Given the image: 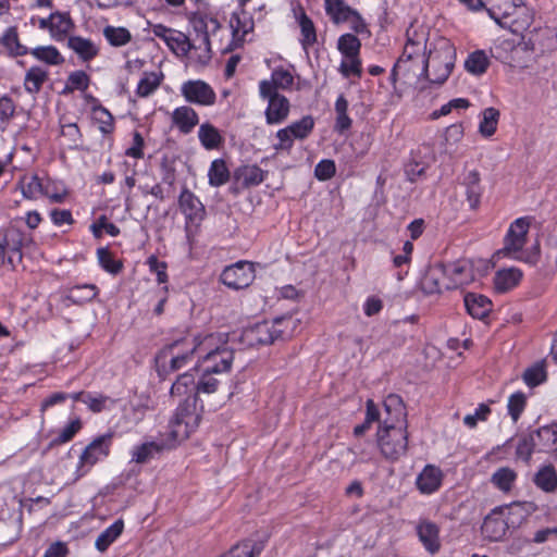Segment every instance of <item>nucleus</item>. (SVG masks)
Segmentation results:
<instances>
[{"instance_id":"f257e3e1","label":"nucleus","mask_w":557,"mask_h":557,"mask_svg":"<svg viewBox=\"0 0 557 557\" xmlns=\"http://www.w3.org/2000/svg\"><path fill=\"white\" fill-rule=\"evenodd\" d=\"M234 359L235 351L228 343L227 334H205L195 367L176 377L170 395L180 400L178 407L184 411H195L200 423L202 396H211L220 391L222 376L231 372Z\"/></svg>"},{"instance_id":"f03ea898","label":"nucleus","mask_w":557,"mask_h":557,"mask_svg":"<svg viewBox=\"0 0 557 557\" xmlns=\"http://www.w3.org/2000/svg\"><path fill=\"white\" fill-rule=\"evenodd\" d=\"M195 411H184L177 406L174 416L169 422L168 431L160 434L158 441L145 442L135 445L131 451V462L147 463L157 454L173 449L186 441L199 426Z\"/></svg>"},{"instance_id":"7ed1b4c3","label":"nucleus","mask_w":557,"mask_h":557,"mask_svg":"<svg viewBox=\"0 0 557 557\" xmlns=\"http://www.w3.org/2000/svg\"><path fill=\"white\" fill-rule=\"evenodd\" d=\"M188 21L199 36V44L194 47L199 63L209 62L212 49L221 53H228L237 49L232 34L226 27H222L214 16L203 12H194L188 15Z\"/></svg>"},{"instance_id":"20e7f679","label":"nucleus","mask_w":557,"mask_h":557,"mask_svg":"<svg viewBox=\"0 0 557 557\" xmlns=\"http://www.w3.org/2000/svg\"><path fill=\"white\" fill-rule=\"evenodd\" d=\"M205 334H185L163 346L154 358L158 374L166 376L198 359Z\"/></svg>"},{"instance_id":"39448f33","label":"nucleus","mask_w":557,"mask_h":557,"mask_svg":"<svg viewBox=\"0 0 557 557\" xmlns=\"http://www.w3.org/2000/svg\"><path fill=\"white\" fill-rule=\"evenodd\" d=\"M525 515L527 510L521 503H512L493 509L484 518L481 527L484 539L493 542L503 540L509 528L521 524Z\"/></svg>"},{"instance_id":"423d86ee","label":"nucleus","mask_w":557,"mask_h":557,"mask_svg":"<svg viewBox=\"0 0 557 557\" xmlns=\"http://www.w3.org/2000/svg\"><path fill=\"white\" fill-rule=\"evenodd\" d=\"M487 13L503 28L521 33L532 23L533 13L522 2L515 0H486Z\"/></svg>"},{"instance_id":"0eeeda50","label":"nucleus","mask_w":557,"mask_h":557,"mask_svg":"<svg viewBox=\"0 0 557 557\" xmlns=\"http://www.w3.org/2000/svg\"><path fill=\"white\" fill-rule=\"evenodd\" d=\"M455 61L456 49L450 40L443 37L435 39L429 50L424 78L432 84L442 85L451 74Z\"/></svg>"},{"instance_id":"6e6552de","label":"nucleus","mask_w":557,"mask_h":557,"mask_svg":"<svg viewBox=\"0 0 557 557\" xmlns=\"http://www.w3.org/2000/svg\"><path fill=\"white\" fill-rule=\"evenodd\" d=\"M530 226L531 220L528 216L518 218L512 221L504 237L502 253L518 261L536 263L540 253L539 246H534L532 251L524 250Z\"/></svg>"},{"instance_id":"1a4fd4ad","label":"nucleus","mask_w":557,"mask_h":557,"mask_svg":"<svg viewBox=\"0 0 557 557\" xmlns=\"http://www.w3.org/2000/svg\"><path fill=\"white\" fill-rule=\"evenodd\" d=\"M324 11L333 24H347L352 33L357 35L370 34L366 18L345 0H327L324 3Z\"/></svg>"},{"instance_id":"9d476101","label":"nucleus","mask_w":557,"mask_h":557,"mask_svg":"<svg viewBox=\"0 0 557 557\" xmlns=\"http://www.w3.org/2000/svg\"><path fill=\"white\" fill-rule=\"evenodd\" d=\"M381 453L389 459L405 455L408 446L406 424H384L376 434Z\"/></svg>"},{"instance_id":"9b49d317","label":"nucleus","mask_w":557,"mask_h":557,"mask_svg":"<svg viewBox=\"0 0 557 557\" xmlns=\"http://www.w3.org/2000/svg\"><path fill=\"white\" fill-rule=\"evenodd\" d=\"M314 120L311 115H305L300 120L282 127L275 133L273 149L275 152L289 153L295 140L306 139L313 131Z\"/></svg>"},{"instance_id":"f8f14e48","label":"nucleus","mask_w":557,"mask_h":557,"mask_svg":"<svg viewBox=\"0 0 557 557\" xmlns=\"http://www.w3.org/2000/svg\"><path fill=\"white\" fill-rule=\"evenodd\" d=\"M513 34L520 36L524 48L532 51L546 52L557 47L556 32L548 26L534 23L533 18L532 23L524 30Z\"/></svg>"},{"instance_id":"ddd939ff","label":"nucleus","mask_w":557,"mask_h":557,"mask_svg":"<svg viewBox=\"0 0 557 557\" xmlns=\"http://www.w3.org/2000/svg\"><path fill=\"white\" fill-rule=\"evenodd\" d=\"M112 437L110 433L97 436L84 448L78 458L76 479L86 475L95 465L110 455Z\"/></svg>"},{"instance_id":"4468645a","label":"nucleus","mask_w":557,"mask_h":557,"mask_svg":"<svg viewBox=\"0 0 557 557\" xmlns=\"http://www.w3.org/2000/svg\"><path fill=\"white\" fill-rule=\"evenodd\" d=\"M259 96L268 103L264 110L268 125H278L288 119L292 106L284 95L271 91L265 84H259Z\"/></svg>"},{"instance_id":"2eb2a0df","label":"nucleus","mask_w":557,"mask_h":557,"mask_svg":"<svg viewBox=\"0 0 557 557\" xmlns=\"http://www.w3.org/2000/svg\"><path fill=\"white\" fill-rule=\"evenodd\" d=\"M256 277V270L252 262L238 261L226 267L221 273V282L232 289L248 287Z\"/></svg>"},{"instance_id":"dca6fc26","label":"nucleus","mask_w":557,"mask_h":557,"mask_svg":"<svg viewBox=\"0 0 557 557\" xmlns=\"http://www.w3.org/2000/svg\"><path fill=\"white\" fill-rule=\"evenodd\" d=\"M148 29L156 37L162 39L164 44L177 55H185L194 50L196 44L191 45L188 37L176 29L166 27L163 24H148Z\"/></svg>"},{"instance_id":"f3484780","label":"nucleus","mask_w":557,"mask_h":557,"mask_svg":"<svg viewBox=\"0 0 557 557\" xmlns=\"http://www.w3.org/2000/svg\"><path fill=\"white\" fill-rule=\"evenodd\" d=\"M180 90L187 102L200 107H211L216 100V94L213 88L201 79L186 81L182 84Z\"/></svg>"},{"instance_id":"a211bd4d","label":"nucleus","mask_w":557,"mask_h":557,"mask_svg":"<svg viewBox=\"0 0 557 557\" xmlns=\"http://www.w3.org/2000/svg\"><path fill=\"white\" fill-rule=\"evenodd\" d=\"M425 61L424 60H406L399 58L392 71V79H404L408 84H419L424 78Z\"/></svg>"},{"instance_id":"6ab92c4d","label":"nucleus","mask_w":557,"mask_h":557,"mask_svg":"<svg viewBox=\"0 0 557 557\" xmlns=\"http://www.w3.org/2000/svg\"><path fill=\"white\" fill-rule=\"evenodd\" d=\"M421 285L428 294L443 293L450 289L445 264L434 263L430 265L421 281Z\"/></svg>"},{"instance_id":"aec40b11","label":"nucleus","mask_w":557,"mask_h":557,"mask_svg":"<svg viewBox=\"0 0 557 557\" xmlns=\"http://www.w3.org/2000/svg\"><path fill=\"white\" fill-rule=\"evenodd\" d=\"M444 473L440 467L426 465L416 479V486L423 495L437 492L443 483Z\"/></svg>"},{"instance_id":"412c9836","label":"nucleus","mask_w":557,"mask_h":557,"mask_svg":"<svg viewBox=\"0 0 557 557\" xmlns=\"http://www.w3.org/2000/svg\"><path fill=\"white\" fill-rule=\"evenodd\" d=\"M227 30L232 34L237 48L246 41V37L253 30L252 18L244 11L234 12L230 16Z\"/></svg>"},{"instance_id":"4be33fe9","label":"nucleus","mask_w":557,"mask_h":557,"mask_svg":"<svg viewBox=\"0 0 557 557\" xmlns=\"http://www.w3.org/2000/svg\"><path fill=\"white\" fill-rule=\"evenodd\" d=\"M180 209L190 224H199L206 214L201 201L188 189L182 190L178 198Z\"/></svg>"},{"instance_id":"5701e85b","label":"nucleus","mask_w":557,"mask_h":557,"mask_svg":"<svg viewBox=\"0 0 557 557\" xmlns=\"http://www.w3.org/2000/svg\"><path fill=\"white\" fill-rule=\"evenodd\" d=\"M269 321L257 323L245 329L242 333V342L250 347L269 345L274 342Z\"/></svg>"},{"instance_id":"b1692460","label":"nucleus","mask_w":557,"mask_h":557,"mask_svg":"<svg viewBox=\"0 0 557 557\" xmlns=\"http://www.w3.org/2000/svg\"><path fill=\"white\" fill-rule=\"evenodd\" d=\"M171 122L182 134H189L198 125L199 115L191 107L181 106L172 111Z\"/></svg>"},{"instance_id":"393cba45","label":"nucleus","mask_w":557,"mask_h":557,"mask_svg":"<svg viewBox=\"0 0 557 557\" xmlns=\"http://www.w3.org/2000/svg\"><path fill=\"white\" fill-rule=\"evenodd\" d=\"M75 24L67 12H53L50 14V37L55 41H63L73 32Z\"/></svg>"},{"instance_id":"a878e982","label":"nucleus","mask_w":557,"mask_h":557,"mask_svg":"<svg viewBox=\"0 0 557 557\" xmlns=\"http://www.w3.org/2000/svg\"><path fill=\"white\" fill-rule=\"evenodd\" d=\"M259 84L268 85L271 91L289 90L295 85L294 69L277 66L272 71L270 78L262 79Z\"/></svg>"},{"instance_id":"bb28decb","label":"nucleus","mask_w":557,"mask_h":557,"mask_svg":"<svg viewBox=\"0 0 557 557\" xmlns=\"http://www.w3.org/2000/svg\"><path fill=\"white\" fill-rule=\"evenodd\" d=\"M23 234L16 228H8L4 233L0 244L8 252V261L14 267L15 262H21L22 253L21 248L23 246Z\"/></svg>"},{"instance_id":"cd10ccee","label":"nucleus","mask_w":557,"mask_h":557,"mask_svg":"<svg viewBox=\"0 0 557 557\" xmlns=\"http://www.w3.org/2000/svg\"><path fill=\"white\" fill-rule=\"evenodd\" d=\"M417 533L420 542L429 553L435 554L438 552L441 547L438 535L440 530L435 523L431 521H421L417 525Z\"/></svg>"},{"instance_id":"c85d7f7f","label":"nucleus","mask_w":557,"mask_h":557,"mask_svg":"<svg viewBox=\"0 0 557 557\" xmlns=\"http://www.w3.org/2000/svg\"><path fill=\"white\" fill-rule=\"evenodd\" d=\"M67 46L83 62H89L99 54V47L91 39L82 36H70Z\"/></svg>"},{"instance_id":"c756f323","label":"nucleus","mask_w":557,"mask_h":557,"mask_svg":"<svg viewBox=\"0 0 557 557\" xmlns=\"http://www.w3.org/2000/svg\"><path fill=\"white\" fill-rule=\"evenodd\" d=\"M463 184L466 186V198L469 208L471 210H478L483 195L480 173L476 170L468 172Z\"/></svg>"},{"instance_id":"7c9ffc66","label":"nucleus","mask_w":557,"mask_h":557,"mask_svg":"<svg viewBox=\"0 0 557 557\" xmlns=\"http://www.w3.org/2000/svg\"><path fill=\"white\" fill-rule=\"evenodd\" d=\"M294 15L300 28V44L305 49H307L317 41L315 26L302 8L299 7L298 9H295Z\"/></svg>"},{"instance_id":"2f4dec72","label":"nucleus","mask_w":557,"mask_h":557,"mask_svg":"<svg viewBox=\"0 0 557 557\" xmlns=\"http://www.w3.org/2000/svg\"><path fill=\"white\" fill-rule=\"evenodd\" d=\"M518 473L510 467L496 469L490 479L492 485L503 494H510L516 485Z\"/></svg>"},{"instance_id":"473e14b6","label":"nucleus","mask_w":557,"mask_h":557,"mask_svg":"<svg viewBox=\"0 0 557 557\" xmlns=\"http://www.w3.org/2000/svg\"><path fill=\"white\" fill-rule=\"evenodd\" d=\"M269 322L271 325L270 327L273 338L276 341L280 338H288L293 336L299 326L300 320L292 314H288L275 318Z\"/></svg>"},{"instance_id":"72a5a7b5","label":"nucleus","mask_w":557,"mask_h":557,"mask_svg":"<svg viewBox=\"0 0 557 557\" xmlns=\"http://www.w3.org/2000/svg\"><path fill=\"white\" fill-rule=\"evenodd\" d=\"M384 409L388 416L384 424H406V408L398 395H388L384 400Z\"/></svg>"},{"instance_id":"f704fd0d","label":"nucleus","mask_w":557,"mask_h":557,"mask_svg":"<svg viewBox=\"0 0 557 557\" xmlns=\"http://www.w3.org/2000/svg\"><path fill=\"white\" fill-rule=\"evenodd\" d=\"M42 182L44 177L35 173L24 174L17 182V188L25 199L37 200L42 194Z\"/></svg>"},{"instance_id":"c9c22d12","label":"nucleus","mask_w":557,"mask_h":557,"mask_svg":"<svg viewBox=\"0 0 557 557\" xmlns=\"http://www.w3.org/2000/svg\"><path fill=\"white\" fill-rule=\"evenodd\" d=\"M41 197L52 203H63L69 197V189L62 181L44 176Z\"/></svg>"},{"instance_id":"e433bc0d","label":"nucleus","mask_w":557,"mask_h":557,"mask_svg":"<svg viewBox=\"0 0 557 557\" xmlns=\"http://www.w3.org/2000/svg\"><path fill=\"white\" fill-rule=\"evenodd\" d=\"M163 79L164 74L161 71L144 72L137 83L136 95L140 98L151 96L158 90Z\"/></svg>"},{"instance_id":"4c0bfd02","label":"nucleus","mask_w":557,"mask_h":557,"mask_svg":"<svg viewBox=\"0 0 557 557\" xmlns=\"http://www.w3.org/2000/svg\"><path fill=\"white\" fill-rule=\"evenodd\" d=\"M500 112L494 107L484 109L479 115L478 132L484 138H491L497 131Z\"/></svg>"},{"instance_id":"58836bf2","label":"nucleus","mask_w":557,"mask_h":557,"mask_svg":"<svg viewBox=\"0 0 557 557\" xmlns=\"http://www.w3.org/2000/svg\"><path fill=\"white\" fill-rule=\"evenodd\" d=\"M522 271L518 268L500 269L494 277V285L498 292H508L520 283L522 280Z\"/></svg>"},{"instance_id":"ea45409f","label":"nucleus","mask_w":557,"mask_h":557,"mask_svg":"<svg viewBox=\"0 0 557 557\" xmlns=\"http://www.w3.org/2000/svg\"><path fill=\"white\" fill-rule=\"evenodd\" d=\"M465 306L470 315L475 319L485 318L492 310L491 300L479 294L469 293L465 296Z\"/></svg>"},{"instance_id":"a19ab883","label":"nucleus","mask_w":557,"mask_h":557,"mask_svg":"<svg viewBox=\"0 0 557 557\" xmlns=\"http://www.w3.org/2000/svg\"><path fill=\"white\" fill-rule=\"evenodd\" d=\"M86 99L92 103L91 116L98 128L102 134H110L114 129V120L112 114L99 104L98 100L91 96H87Z\"/></svg>"},{"instance_id":"79ce46f5","label":"nucleus","mask_w":557,"mask_h":557,"mask_svg":"<svg viewBox=\"0 0 557 557\" xmlns=\"http://www.w3.org/2000/svg\"><path fill=\"white\" fill-rule=\"evenodd\" d=\"M198 139L207 150L220 149L224 143L221 132L212 124L206 122L199 126Z\"/></svg>"},{"instance_id":"37998d69","label":"nucleus","mask_w":557,"mask_h":557,"mask_svg":"<svg viewBox=\"0 0 557 557\" xmlns=\"http://www.w3.org/2000/svg\"><path fill=\"white\" fill-rule=\"evenodd\" d=\"M450 289L471 282L472 276L466 262L457 261L445 264Z\"/></svg>"},{"instance_id":"c03bdc74","label":"nucleus","mask_w":557,"mask_h":557,"mask_svg":"<svg viewBox=\"0 0 557 557\" xmlns=\"http://www.w3.org/2000/svg\"><path fill=\"white\" fill-rule=\"evenodd\" d=\"M426 48V38L423 34H413L409 36L404 47V51L399 58L406 60H424V52Z\"/></svg>"},{"instance_id":"a18cd8bd","label":"nucleus","mask_w":557,"mask_h":557,"mask_svg":"<svg viewBox=\"0 0 557 557\" xmlns=\"http://www.w3.org/2000/svg\"><path fill=\"white\" fill-rule=\"evenodd\" d=\"M547 380L546 362L544 360L537 361L528 367L522 373L523 383L530 387H536Z\"/></svg>"},{"instance_id":"49530a36","label":"nucleus","mask_w":557,"mask_h":557,"mask_svg":"<svg viewBox=\"0 0 557 557\" xmlns=\"http://www.w3.org/2000/svg\"><path fill=\"white\" fill-rule=\"evenodd\" d=\"M490 63V58L484 50H475L465 60V69L471 75L480 76L487 71Z\"/></svg>"},{"instance_id":"de8ad7c7","label":"nucleus","mask_w":557,"mask_h":557,"mask_svg":"<svg viewBox=\"0 0 557 557\" xmlns=\"http://www.w3.org/2000/svg\"><path fill=\"white\" fill-rule=\"evenodd\" d=\"M123 529L124 522L122 520L113 522L98 535L95 542L96 548L101 553L106 552L108 547L122 534Z\"/></svg>"},{"instance_id":"09e8293b","label":"nucleus","mask_w":557,"mask_h":557,"mask_svg":"<svg viewBox=\"0 0 557 557\" xmlns=\"http://www.w3.org/2000/svg\"><path fill=\"white\" fill-rule=\"evenodd\" d=\"M336 48L342 57H358L360 55L361 41L357 34L345 33L338 37Z\"/></svg>"},{"instance_id":"8fccbe9b","label":"nucleus","mask_w":557,"mask_h":557,"mask_svg":"<svg viewBox=\"0 0 557 557\" xmlns=\"http://www.w3.org/2000/svg\"><path fill=\"white\" fill-rule=\"evenodd\" d=\"M29 54L48 65H60L64 62L63 55L54 46H38L32 49Z\"/></svg>"},{"instance_id":"3c124183","label":"nucleus","mask_w":557,"mask_h":557,"mask_svg":"<svg viewBox=\"0 0 557 557\" xmlns=\"http://www.w3.org/2000/svg\"><path fill=\"white\" fill-rule=\"evenodd\" d=\"M48 78V71L40 66H32L24 79V87L30 94H36L40 90L42 84Z\"/></svg>"},{"instance_id":"603ef678","label":"nucleus","mask_w":557,"mask_h":557,"mask_svg":"<svg viewBox=\"0 0 557 557\" xmlns=\"http://www.w3.org/2000/svg\"><path fill=\"white\" fill-rule=\"evenodd\" d=\"M209 184L214 187L224 185L230 178V172L226 163L222 159H215L211 162L208 171Z\"/></svg>"},{"instance_id":"864d4df0","label":"nucleus","mask_w":557,"mask_h":557,"mask_svg":"<svg viewBox=\"0 0 557 557\" xmlns=\"http://www.w3.org/2000/svg\"><path fill=\"white\" fill-rule=\"evenodd\" d=\"M535 484L545 492H554L557 488V472L553 466L541 468L535 475Z\"/></svg>"},{"instance_id":"5fc2aeb1","label":"nucleus","mask_w":557,"mask_h":557,"mask_svg":"<svg viewBox=\"0 0 557 557\" xmlns=\"http://www.w3.org/2000/svg\"><path fill=\"white\" fill-rule=\"evenodd\" d=\"M103 36L113 47L125 46L132 40V34L125 27L106 26Z\"/></svg>"},{"instance_id":"6e6d98bb","label":"nucleus","mask_w":557,"mask_h":557,"mask_svg":"<svg viewBox=\"0 0 557 557\" xmlns=\"http://www.w3.org/2000/svg\"><path fill=\"white\" fill-rule=\"evenodd\" d=\"M338 72L345 77L360 78L362 75V62L360 55L358 57H342L338 65Z\"/></svg>"},{"instance_id":"4d7b16f0","label":"nucleus","mask_w":557,"mask_h":557,"mask_svg":"<svg viewBox=\"0 0 557 557\" xmlns=\"http://www.w3.org/2000/svg\"><path fill=\"white\" fill-rule=\"evenodd\" d=\"M527 407V396L522 392H516L508 397L507 410L513 422H517Z\"/></svg>"},{"instance_id":"13d9d810","label":"nucleus","mask_w":557,"mask_h":557,"mask_svg":"<svg viewBox=\"0 0 557 557\" xmlns=\"http://www.w3.org/2000/svg\"><path fill=\"white\" fill-rule=\"evenodd\" d=\"M260 552V546H257L252 541L247 540L236 544L221 557H255L256 555H259Z\"/></svg>"},{"instance_id":"bf43d9fd","label":"nucleus","mask_w":557,"mask_h":557,"mask_svg":"<svg viewBox=\"0 0 557 557\" xmlns=\"http://www.w3.org/2000/svg\"><path fill=\"white\" fill-rule=\"evenodd\" d=\"M89 83L90 78L84 71H74L67 76L64 92H73L75 90L85 91Z\"/></svg>"},{"instance_id":"052dcab7","label":"nucleus","mask_w":557,"mask_h":557,"mask_svg":"<svg viewBox=\"0 0 557 557\" xmlns=\"http://www.w3.org/2000/svg\"><path fill=\"white\" fill-rule=\"evenodd\" d=\"M239 178L245 186L259 185L264 180V172L258 165H246L240 169Z\"/></svg>"},{"instance_id":"680f3d73","label":"nucleus","mask_w":557,"mask_h":557,"mask_svg":"<svg viewBox=\"0 0 557 557\" xmlns=\"http://www.w3.org/2000/svg\"><path fill=\"white\" fill-rule=\"evenodd\" d=\"M82 403H84L90 411L98 413L108 409L109 405L113 401L108 396L87 393L86 396H83Z\"/></svg>"},{"instance_id":"e2e57ef3","label":"nucleus","mask_w":557,"mask_h":557,"mask_svg":"<svg viewBox=\"0 0 557 557\" xmlns=\"http://www.w3.org/2000/svg\"><path fill=\"white\" fill-rule=\"evenodd\" d=\"M99 264L103 270L111 274H117L122 270V262L115 260L113 255L106 248L97 250Z\"/></svg>"},{"instance_id":"0e129e2a","label":"nucleus","mask_w":557,"mask_h":557,"mask_svg":"<svg viewBox=\"0 0 557 557\" xmlns=\"http://www.w3.org/2000/svg\"><path fill=\"white\" fill-rule=\"evenodd\" d=\"M537 438L547 451H557V428L543 426L537 431Z\"/></svg>"},{"instance_id":"69168bd1","label":"nucleus","mask_w":557,"mask_h":557,"mask_svg":"<svg viewBox=\"0 0 557 557\" xmlns=\"http://www.w3.org/2000/svg\"><path fill=\"white\" fill-rule=\"evenodd\" d=\"M61 137L70 149L77 148L82 143L81 131L75 123H69L61 126Z\"/></svg>"},{"instance_id":"338daca9","label":"nucleus","mask_w":557,"mask_h":557,"mask_svg":"<svg viewBox=\"0 0 557 557\" xmlns=\"http://www.w3.org/2000/svg\"><path fill=\"white\" fill-rule=\"evenodd\" d=\"M98 292L95 285H81L71 288L69 297L75 302H86L92 300L98 295Z\"/></svg>"},{"instance_id":"774afa93","label":"nucleus","mask_w":557,"mask_h":557,"mask_svg":"<svg viewBox=\"0 0 557 557\" xmlns=\"http://www.w3.org/2000/svg\"><path fill=\"white\" fill-rule=\"evenodd\" d=\"M83 428V423L79 418L71 420L53 440L54 444L61 445L70 442Z\"/></svg>"}]
</instances>
